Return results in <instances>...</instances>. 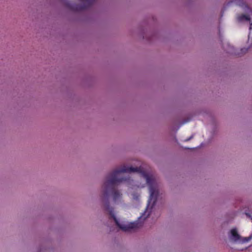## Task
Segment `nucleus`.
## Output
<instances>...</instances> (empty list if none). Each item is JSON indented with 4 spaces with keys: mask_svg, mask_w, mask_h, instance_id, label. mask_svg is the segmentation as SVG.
<instances>
[{
    "mask_svg": "<svg viewBox=\"0 0 252 252\" xmlns=\"http://www.w3.org/2000/svg\"><path fill=\"white\" fill-rule=\"evenodd\" d=\"M107 190H106L105 192H104V195H107Z\"/></svg>",
    "mask_w": 252,
    "mask_h": 252,
    "instance_id": "10",
    "label": "nucleus"
},
{
    "mask_svg": "<svg viewBox=\"0 0 252 252\" xmlns=\"http://www.w3.org/2000/svg\"><path fill=\"white\" fill-rule=\"evenodd\" d=\"M141 172V168L140 167H127L126 166H123L121 169L114 171L108 176L107 181L104 183L105 188L106 190L109 188H113L123 181H126V179L124 178L122 175L124 173H139Z\"/></svg>",
    "mask_w": 252,
    "mask_h": 252,
    "instance_id": "1",
    "label": "nucleus"
},
{
    "mask_svg": "<svg viewBox=\"0 0 252 252\" xmlns=\"http://www.w3.org/2000/svg\"><path fill=\"white\" fill-rule=\"evenodd\" d=\"M251 238L250 237H245V238H244L242 240V242H248L250 240Z\"/></svg>",
    "mask_w": 252,
    "mask_h": 252,
    "instance_id": "8",
    "label": "nucleus"
},
{
    "mask_svg": "<svg viewBox=\"0 0 252 252\" xmlns=\"http://www.w3.org/2000/svg\"><path fill=\"white\" fill-rule=\"evenodd\" d=\"M95 0H87L82 4H76L72 6L71 8L74 11H81L91 6Z\"/></svg>",
    "mask_w": 252,
    "mask_h": 252,
    "instance_id": "4",
    "label": "nucleus"
},
{
    "mask_svg": "<svg viewBox=\"0 0 252 252\" xmlns=\"http://www.w3.org/2000/svg\"><path fill=\"white\" fill-rule=\"evenodd\" d=\"M110 215L111 217L113 219L116 225L122 230L124 231H130L132 230L135 229L141 226V224H139L138 222H131L128 224H121L118 221V220L116 218L112 210L110 211Z\"/></svg>",
    "mask_w": 252,
    "mask_h": 252,
    "instance_id": "2",
    "label": "nucleus"
},
{
    "mask_svg": "<svg viewBox=\"0 0 252 252\" xmlns=\"http://www.w3.org/2000/svg\"><path fill=\"white\" fill-rule=\"evenodd\" d=\"M144 177L146 180L147 184L150 186V199H154V201L156 200L158 194V191L156 185L155 184V181L152 177L149 175L143 174Z\"/></svg>",
    "mask_w": 252,
    "mask_h": 252,
    "instance_id": "3",
    "label": "nucleus"
},
{
    "mask_svg": "<svg viewBox=\"0 0 252 252\" xmlns=\"http://www.w3.org/2000/svg\"><path fill=\"white\" fill-rule=\"evenodd\" d=\"M249 30L250 31V32H251V31L252 30V23H250V26Z\"/></svg>",
    "mask_w": 252,
    "mask_h": 252,
    "instance_id": "9",
    "label": "nucleus"
},
{
    "mask_svg": "<svg viewBox=\"0 0 252 252\" xmlns=\"http://www.w3.org/2000/svg\"><path fill=\"white\" fill-rule=\"evenodd\" d=\"M238 20L240 22H242L244 20L250 21V17L248 15L242 14L238 17Z\"/></svg>",
    "mask_w": 252,
    "mask_h": 252,
    "instance_id": "6",
    "label": "nucleus"
},
{
    "mask_svg": "<svg viewBox=\"0 0 252 252\" xmlns=\"http://www.w3.org/2000/svg\"><path fill=\"white\" fill-rule=\"evenodd\" d=\"M232 240L235 241H238L241 240V236L238 233L236 228L232 229L230 231Z\"/></svg>",
    "mask_w": 252,
    "mask_h": 252,
    "instance_id": "5",
    "label": "nucleus"
},
{
    "mask_svg": "<svg viewBox=\"0 0 252 252\" xmlns=\"http://www.w3.org/2000/svg\"><path fill=\"white\" fill-rule=\"evenodd\" d=\"M121 196V194L118 191H115L113 193V199L116 200L117 199L119 198Z\"/></svg>",
    "mask_w": 252,
    "mask_h": 252,
    "instance_id": "7",
    "label": "nucleus"
}]
</instances>
